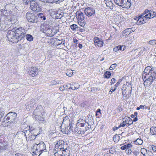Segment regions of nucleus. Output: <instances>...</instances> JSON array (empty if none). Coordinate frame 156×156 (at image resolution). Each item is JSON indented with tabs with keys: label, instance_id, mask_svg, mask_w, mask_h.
Returning a JSON list of instances; mask_svg holds the SVG:
<instances>
[{
	"label": "nucleus",
	"instance_id": "obj_42",
	"mask_svg": "<svg viewBox=\"0 0 156 156\" xmlns=\"http://www.w3.org/2000/svg\"><path fill=\"white\" fill-rule=\"evenodd\" d=\"M147 150L144 148H142L141 149V153L144 156H145V154L147 152Z\"/></svg>",
	"mask_w": 156,
	"mask_h": 156
},
{
	"label": "nucleus",
	"instance_id": "obj_3",
	"mask_svg": "<svg viewBox=\"0 0 156 156\" xmlns=\"http://www.w3.org/2000/svg\"><path fill=\"white\" fill-rule=\"evenodd\" d=\"M14 30H9L7 34V37L8 39L10 41L13 43H17L19 41H20L22 39L19 38L18 35L15 33Z\"/></svg>",
	"mask_w": 156,
	"mask_h": 156
},
{
	"label": "nucleus",
	"instance_id": "obj_25",
	"mask_svg": "<svg viewBox=\"0 0 156 156\" xmlns=\"http://www.w3.org/2000/svg\"><path fill=\"white\" fill-rule=\"evenodd\" d=\"M150 74L151 77L152 81L149 83V85H151L152 84L153 81L156 79V73L154 71L153 72H151V73H150Z\"/></svg>",
	"mask_w": 156,
	"mask_h": 156
},
{
	"label": "nucleus",
	"instance_id": "obj_31",
	"mask_svg": "<svg viewBox=\"0 0 156 156\" xmlns=\"http://www.w3.org/2000/svg\"><path fill=\"white\" fill-rule=\"evenodd\" d=\"M126 84L128 87V93H129L130 95L131 94L132 90V87L131 84L128 82H126Z\"/></svg>",
	"mask_w": 156,
	"mask_h": 156
},
{
	"label": "nucleus",
	"instance_id": "obj_57",
	"mask_svg": "<svg viewBox=\"0 0 156 156\" xmlns=\"http://www.w3.org/2000/svg\"><path fill=\"white\" fill-rule=\"evenodd\" d=\"M126 153L127 154H130L132 152V151L130 149H126Z\"/></svg>",
	"mask_w": 156,
	"mask_h": 156
},
{
	"label": "nucleus",
	"instance_id": "obj_50",
	"mask_svg": "<svg viewBox=\"0 0 156 156\" xmlns=\"http://www.w3.org/2000/svg\"><path fill=\"white\" fill-rule=\"evenodd\" d=\"M156 43V42L155 40H151L149 42V44L151 45L155 44Z\"/></svg>",
	"mask_w": 156,
	"mask_h": 156
},
{
	"label": "nucleus",
	"instance_id": "obj_41",
	"mask_svg": "<svg viewBox=\"0 0 156 156\" xmlns=\"http://www.w3.org/2000/svg\"><path fill=\"white\" fill-rule=\"evenodd\" d=\"M119 136L117 135H115L113 137V140L114 142H117L119 140Z\"/></svg>",
	"mask_w": 156,
	"mask_h": 156
},
{
	"label": "nucleus",
	"instance_id": "obj_15",
	"mask_svg": "<svg viewBox=\"0 0 156 156\" xmlns=\"http://www.w3.org/2000/svg\"><path fill=\"white\" fill-rule=\"evenodd\" d=\"M85 13L79 11L76 12V17L78 20H83L85 18Z\"/></svg>",
	"mask_w": 156,
	"mask_h": 156
},
{
	"label": "nucleus",
	"instance_id": "obj_9",
	"mask_svg": "<svg viewBox=\"0 0 156 156\" xmlns=\"http://www.w3.org/2000/svg\"><path fill=\"white\" fill-rule=\"evenodd\" d=\"M30 8L34 11L38 12L41 10V8L38 5L37 2L34 1L30 2Z\"/></svg>",
	"mask_w": 156,
	"mask_h": 156
},
{
	"label": "nucleus",
	"instance_id": "obj_34",
	"mask_svg": "<svg viewBox=\"0 0 156 156\" xmlns=\"http://www.w3.org/2000/svg\"><path fill=\"white\" fill-rule=\"evenodd\" d=\"M111 76V73L109 71H106L105 72L104 76L105 78L108 79Z\"/></svg>",
	"mask_w": 156,
	"mask_h": 156
},
{
	"label": "nucleus",
	"instance_id": "obj_33",
	"mask_svg": "<svg viewBox=\"0 0 156 156\" xmlns=\"http://www.w3.org/2000/svg\"><path fill=\"white\" fill-rule=\"evenodd\" d=\"M151 81H152L151 77V76L150 75L149 76V77H148L147 79L145 81H144V86L148 85L149 84H147V83H148L147 81H149V83H150L151 82Z\"/></svg>",
	"mask_w": 156,
	"mask_h": 156
},
{
	"label": "nucleus",
	"instance_id": "obj_56",
	"mask_svg": "<svg viewBox=\"0 0 156 156\" xmlns=\"http://www.w3.org/2000/svg\"><path fill=\"white\" fill-rule=\"evenodd\" d=\"M116 89V88L115 87L114 89H113L112 88L110 91L109 92V94H111Z\"/></svg>",
	"mask_w": 156,
	"mask_h": 156
},
{
	"label": "nucleus",
	"instance_id": "obj_59",
	"mask_svg": "<svg viewBox=\"0 0 156 156\" xmlns=\"http://www.w3.org/2000/svg\"><path fill=\"white\" fill-rule=\"evenodd\" d=\"M125 145H126V147L127 149H129L130 147L132 146V144H127Z\"/></svg>",
	"mask_w": 156,
	"mask_h": 156
},
{
	"label": "nucleus",
	"instance_id": "obj_49",
	"mask_svg": "<svg viewBox=\"0 0 156 156\" xmlns=\"http://www.w3.org/2000/svg\"><path fill=\"white\" fill-rule=\"evenodd\" d=\"M78 126L80 127H84L85 126H86V125L85 123L84 122L83 123H80V124H77V125L75 126Z\"/></svg>",
	"mask_w": 156,
	"mask_h": 156
},
{
	"label": "nucleus",
	"instance_id": "obj_46",
	"mask_svg": "<svg viewBox=\"0 0 156 156\" xmlns=\"http://www.w3.org/2000/svg\"><path fill=\"white\" fill-rule=\"evenodd\" d=\"M116 66H117V64L116 63L112 64L109 68V69L110 70L113 69L115 68Z\"/></svg>",
	"mask_w": 156,
	"mask_h": 156
},
{
	"label": "nucleus",
	"instance_id": "obj_37",
	"mask_svg": "<svg viewBox=\"0 0 156 156\" xmlns=\"http://www.w3.org/2000/svg\"><path fill=\"white\" fill-rule=\"evenodd\" d=\"M70 28L73 31H76V28H78V26L75 24H73L70 26Z\"/></svg>",
	"mask_w": 156,
	"mask_h": 156
},
{
	"label": "nucleus",
	"instance_id": "obj_13",
	"mask_svg": "<svg viewBox=\"0 0 156 156\" xmlns=\"http://www.w3.org/2000/svg\"><path fill=\"white\" fill-rule=\"evenodd\" d=\"M90 127H86L85 128V129H83V130H80L79 128L77 127H75L74 128L73 127V131H72L76 134H82L84 133V132L87 131V130L89 129Z\"/></svg>",
	"mask_w": 156,
	"mask_h": 156
},
{
	"label": "nucleus",
	"instance_id": "obj_27",
	"mask_svg": "<svg viewBox=\"0 0 156 156\" xmlns=\"http://www.w3.org/2000/svg\"><path fill=\"white\" fill-rule=\"evenodd\" d=\"M62 155L64 156H70V151L67 148L64 149V151L62 152Z\"/></svg>",
	"mask_w": 156,
	"mask_h": 156
},
{
	"label": "nucleus",
	"instance_id": "obj_54",
	"mask_svg": "<svg viewBox=\"0 0 156 156\" xmlns=\"http://www.w3.org/2000/svg\"><path fill=\"white\" fill-rule=\"evenodd\" d=\"M125 2H126L125 4H126V3L127 4V2L129 3V6H128V7H129V8L131 5V0H125Z\"/></svg>",
	"mask_w": 156,
	"mask_h": 156
},
{
	"label": "nucleus",
	"instance_id": "obj_39",
	"mask_svg": "<svg viewBox=\"0 0 156 156\" xmlns=\"http://www.w3.org/2000/svg\"><path fill=\"white\" fill-rule=\"evenodd\" d=\"M122 49L121 46H120V45H118L115 47L113 49V51H114L116 52L118 51H120V49Z\"/></svg>",
	"mask_w": 156,
	"mask_h": 156
},
{
	"label": "nucleus",
	"instance_id": "obj_7",
	"mask_svg": "<svg viewBox=\"0 0 156 156\" xmlns=\"http://www.w3.org/2000/svg\"><path fill=\"white\" fill-rule=\"evenodd\" d=\"M24 133V135L27 138V140L31 141L34 140L35 139V135L34 134V133H33V130L29 131L28 130H25L23 133Z\"/></svg>",
	"mask_w": 156,
	"mask_h": 156
},
{
	"label": "nucleus",
	"instance_id": "obj_22",
	"mask_svg": "<svg viewBox=\"0 0 156 156\" xmlns=\"http://www.w3.org/2000/svg\"><path fill=\"white\" fill-rule=\"evenodd\" d=\"M6 19L5 20V21H4V23L6 25H10V24H14L15 23L14 21L12 20V19H11L10 16L8 18H6Z\"/></svg>",
	"mask_w": 156,
	"mask_h": 156
},
{
	"label": "nucleus",
	"instance_id": "obj_58",
	"mask_svg": "<svg viewBox=\"0 0 156 156\" xmlns=\"http://www.w3.org/2000/svg\"><path fill=\"white\" fill-rule=\"evenodd\" d=\"M126 125V123H125V122L123 121V122L121 123L119 126V127H123Z\"/></svg>",
	"mask_w": 156,
	"mask_h": 156
},
{
	"label": "nucleus",
	"instance_id": "obj_6",
	"mask_svg": "<svg viewBox=\"0 0 156 156\" xmlns=\"http://www.w3.org/2000/svg\"><path fill=\"white\" fill-rule=\"evenodd\" d=\"M42 31L47 34H48L49 36H52L57 34L58 32V30H55L52 27L43 28L42 29Z\"/></svg>",
	"mask_w": 156,
	"mask_h": 156
},
{
	"label": "nucleus",
	"instance_id": "obj_48",
	"mask_svg": "<svg viewBox=\"0 0 156 156\" xmlns=\"http://www.w3.org/2000/svg\"><path fill=\"white\" fill-rule=\"evenodd\" d=\"M35 101L34 99H32L30 104V107H33L34 105L35 104Z\"/></svg>",
	"mask_w": 156,
	"mask_h": 156
},
{
	"label": "nucleus",
	"instance_id": "obj_17",
	"mask_svg": "<svg viewBox=\"0 0 156 156\" xmlns=\"http://www.w3.org/2000/svg\"><path fill=\"white\" fill-rule=\"evenodd\" d=\"M37 69L36 67L31 68L28 71V73L32 76H34L37 74Z\"/></svg>",
	"mask_w": 156,
	"mask_h": 156
},
{
	"label": "nucleus",
	"instance_id": "obj_35",
	"mask_svg": "<svg viewBox=\"0 0 156 156\" xmlns=\"http://www.w3.org/2000/svg\"><path fill=\"white\" fill-rule=\"evenodd\" d=\"M26 37L27 40L29 41H31L33 40V37L30 34H27L26 35Z\"/></svg>",
	"mask_w": 156,
	"mask_h": 156
},
{
	"label": "nucleus",
	"instance_id": "obj_4",
	"mask_svg": "<svg viewBox=\"0 0 156 156\" xmlns=\"http://www.w3.org/2000/svg\"><path fill=\"white\" fill-rule=\"evenodd\" d=\"M26 19L29 22L34 23H36L38 21L37 16L33 13L28 12L26 14Z\"/></svg>",
	"mask_w": 156,
	"mask_h": 156
},
{
	"label": "nucleus",
	"instance_id": "obj_64",
	"mask_svg": "<svg viewBox=\"0 0 156 156\" xmlns=\"http://www.w3.org/2000/svg\"><path fill=\"white\" fill-rule=\"evenodd\" d=\"M115 79L114 78H112L111 80L110 83H111V85H112L114 83H115Z\"/></svg>",
	"mask_w": 156,
	"mask_h": 156
},
{
	"label": "nucleus",
	"instance_id": "obj_19",
	"mask_svg": "<svg viewBox=\"0 0 156 156\" xmlns=\"http://www.w3.org/2000/svg\"><path fill=\"white\" fill-rule=\"evenodd\" d=\"M71 124H70L69 125V126H67L65 127V128L63 129H62V132L65 134L68 133L69 132H70V130L72 131H73V127L71 126L70 125Z\"/></svg>",
	"mask_w": 156,
	"mask_h": 156
},
{
	"label": "nucleus",
	"instance_id": "obj_12",
	"mask_svg": "<svg viewBox=\"0 0 156 156\" xmlns=\"http://www.w3.org/2000/svg\"><path fill=\"white\" fill-rule=\"evenodd\" d=\"M9 12L7 11H6V9H1V11L0 12V14L1 15V17L0 18V20L4 21L6 18L9 17L10 16L9 15L10 13H8Z\"/></svg>",
	"mask_w": 156,
	"mask_h": 156
},
{
	"label": "nucleus",
	"instance_id": "obj_29",
	"mask_svg": "<svg viewBox=\"0 0 156 156\" xmlns=\"http://www.w3.org/2000/svg\"><path fill=\"white\" fill-rule=\"evenodd\" d=\"M149 12V11L148 9H146L144 12L140 15H142V19H144V21L145 23L147 22V18H146V16L145 15L144 16V15L147 13H148Z\"/></svg>",
	"mask_w": 156,
	"mask_h": 156
},
{
	"label": "nucleus",
	"instance_id": "obj_23",
	"mask_svg": "<svg viewBox=\"0 0 156 156\" xmlns=\"http://www.w3.org/2000/svg\"><path fill=\"white\" fill-rule=\"evenodd\" d=\"M142 15H140L138 17H136V19H138L137 21L136 22V24L138 25H140L141 24L144 23L145 22L144 21V20L142 19Z\"/></svg>",
	"mask_w": 156,
	"mask_h": 156
},
{
	"label": "nucleus",
	"instance_id": "obj_47",
	"mask_svg": "<svg viewBox=\"0 0 156 156\" xmlns=\"http://www.w3.org/2000/svg\"><path fill=\"white\" fill-rule=\"evenodd\" d=\"M73 73V72H70V71L69 70L67 71L66 73V75L67 76L69 77H71L72 76Z\"/></svg>",
	"mask_w": 156,
	"mask_h": 156
},
{
	"label": "nucleus",
	"instance_id": "obj_14",
	"mask_svg": "<svg viewBox=\"0 0 156 156\" xmlns=\"http://www.w3.org/2000/svg\"><path fill=\"white\" fill-rule=\"evenodd\" d=\"M94 44L95 46L98 47H101L103 46L104 42L102 40L96 37L94 39Z\"/></svg>",
	"mask_w": 156,
	"mask_h": 156
},
{
	"label": "nucleus",
	"instance_id": "obj_44",
	"mask_svg": "<svg viewBox=\"0 0 156 156\" xmlns=\"http://www.w3.org/2000/svg\"><path fill=\"white\" fill-rule=\"evenodd\" d=\"M4 111H3L1 109H0V121L1 120V118L3 116L4 114Z\"/></svg>",
	"mask_w": 156,
	"mask_h": 156
},
{
	"label": "nucleus",
	"instance_id": "obj_32",
	"mask_svg": "<svg viewBox=\"0 0 156 156\" xmlns=\"http://www.w3.org/2000/svg\"><path fill=\"white\" fill-rule=\"evenodd\" d=\"M143 143V141L140 138H138L134 142V143L137 145H141Z\"/></svg>",
	"mask_w": 156,
	"mask_h": 156
},
{
	"label": "nucleus",
	"instance_id": "obj_40",
	"mask_svg": "<svg viewBox=\"0 0 156 156\" xmlns=\"http://www.w3.org/2000/svg\"><path fill=\"white\" fill-rule=\"evenodd\" d=\"M153 154L151 151L148 150V151H147L145 156H152Z\"/></svg>",
	"mask_w": 156,
	"mask_h": 156
},
{
	"label": "nucleus",
	"instance_id": "obj_21",
	"mask_svg": "<svg viewBox=\"0 0 156 156\" xmlns=\"http://www.w3.org/2000/svg\"><path fill=\"white\" fill-rule=\"evenodd\" d=\"M153 68H151L150 66L146 67L143 72L145 75H149L151 73V72L153 70Z\"/></svg>",
	"mask_w": 156,
	"mask_h": 156
},
{
	"label": "nucleus",
	"instance_id": "obj_18",
	"mask_svg": "<svg viewBox=\"0 0 156 156\" xmlns=\"http://www.w3.org/2000/svg\"><path fill=\"white\" fill-rule=\"evenodd\" d=\"M64 142L62 140H59L57 142L55 145V148L59 149L60 150L64 149L65 148L62 147L63 144H64Z\"/></svg>",
	"mask_w": 156,
	"mask_h": 156
},
{
	"label": "nucleus",
	"instance_id": "obj_63",
	"mask_svg": "<svg viewBox=\"0 0 156 156\" xmlns=\"http://www.w3.org/2000/svg\"><path fill=\"white\" fill-rule=\"evenodd\" d=\"M59 89L60 90L62 91H63L64 90H66L65 88V86H64L60 87H59Z\"/></svg>",
	"mask_w": 156,
	"mask_h": 156
},
{
	"label": "nucleus",
	"instance_id": "obj_11",
	"mask_svg": "<svg viewBox=\"0 0 156 156\" xmlns=\"http://www.w3.org/2000/svg\"><path fill=\"white\" fill-rule=\"evenodd\" d=\"M84 13L88 17L94 16L95 14V12L94 8L88 7L85 8L84 10Z\"/></svg>",
	"mask_w": 156,
	"mask_h": 156
},
{
	"label": "nucleus",
	"instance_id": "obj_20",
	"mask_svg": "<svg viewBox=\"0 0 156 156\" xmlns=\"http://www.w3.org/2000/svg\"><path fill=\"white\" fill-rule=\"evenodd\" d=\"M13 7H15V8L17 9L16 6L12 4H7L5 6V9H6V11H7L10 13V12H12V10H13Z\"/></svg>",
	"mask_w": 156,
	"mask_h": 156
},
{
	"label": "nucleus",
	"instance_id": "obj_43",
	"mask_svg": "<svg viewBox=\"0 0 156 156\" xmlns=\"http://www.w3.org/2000/svg\"><path fill=\"white\" fill-rule=\"evenodd\" d=\"M83 121H84V122H85L84 123H85V124L86 125V127H87V124H88L87 127H89V126H90V127L91 126L90 125V123L89 120L88 119H85V120H83Z\"/></svg>",
	"mask_w": 156,
	"mask_h": 156
},
{
	"label": "nucleus",
	"instance_id": "obj_10",
	"mask_svg": "<svg viewBox=\"0 0 156 156\" xmlns=\"http://www.w3.org/2000/svg\"><path fill=\"white\" fill-rule=\"evenodd\" d=\"M125 0H114V2L115 4L120 6L122 7L123 8H129L128 7L129 5V3L127 2V4H125Z\"/></svg>",
	"mask_w": 156,
	"mask_h": 156
},
{
	"label": "nucleus",
	"instance_id": "obj_5",
	"mask_svg": "<svg viewBox=\"0 0 156 156\" xmlns=\"http://www.w3.org/2000/svg\"><path fill=\"white\" fill-rule=\"evenodd\" d=\"M12 30H14L17 35H18L20 37V38H21L22 39L24 38L25 37V35L26 34V32L24 29L22 27H19L17 28L15 27V28H14Z\"/></svg>",
	"mask_w": 156,
	"mask_h": 156
},
{
	"label": "nucleus",
	"instance_id": "obj_1",
	"mask_svg": "<svg viewBox=\"0 0 156 156\" xmlns=\"http://www.w3.org/2000/svg\"><path fill=\"white\" fill-rule=\"evenodd\" d=\"M16 114L15 112H10L8 113L2 120V122L6 123L5 126L11 129L14 126L16 118Z\"/></svg>",
	"mask_w": 156,
	"mask_h": 156
},
{
	"label": "nucleus",
	"instance_id": "obj_36",
	"mask_svg": "<svg viewBox=\"0 0 156 156\" xmlns=\"http://www.w3.org/2000/svg\"><path fill=\"white\" fill-rule=\"evenodd\" d=\"M55 150V152L56 151L57 153H58L59 155H62V152L64 151V149L60 150V149H56V148H55L54 149Z\"/></svg>",
	"mask_w": 156,
	"mask_h": 156
},
{
	"label": "nucleus",
	"instance_id": "obj_24",
	"mask_svg": "<svg viewBox=\"0 0 156 156\" xmlns=\"http://www.w3.org/2000/svg\"><path fill=\"white\" fill-rule=\"evenodd\" d=\"M128 87L127 86L126 84H124L123 85V86L121 89V90H122V93L123 95V97H126L127 95H125V94H126V92H125V94H124V93L125 91L126 90H128Z\"/></svg>",
	"mask_w": 156,
	"mask_h": 156
},
{
	"label": "nucleus",
	"instance_id": "obj_55",
	"mask_svg": "<svg viewBox=\"0 0 156 156\" xmlns=\"http://www.w3.org/2000/svg\"><path fill=\"white\" fill-rule=\"evenodd\" d=\"M154 145H149L148 147V148L149 150H152L153 151V149L154 147Z\"/></svg>",
	"mask_w": 156,
	"mask_h": 156
},
{
	"label": "nucleus",
	"instance_id": "obj_51",
	"mask_svg": "<svg viewBox=\"0 0 156 156\" xmlns=\"http://www.w3.org/2000/svg\"><path fill=\"white\" fill-rule=\"evenodd\" d=\"M59 83L58 82L56 81H55V80H54L51 82V85H56L57 84H58Z\"/></svg>",
	"mask_w": 156,
	"mask_h": 156
},
{
	"label": "nucleus",
	"instance_id": "obj_61",
	"mask_svg": "<svg viewBox=\"0 0 156 156\" xmlns=\"http://www.w3.org/2000/svg\"><path fill=\"white\" fill-rule=\"evenodd\" d=\"M79 85H78L77 86L75 87L74 86V87H71V89L72 90H74L75 89H78L79 88Z\"/></svg>",
	"mask_w": 156,
	"mask_h": 156
},
{
	"label": "nucleus",
	"instance_id": "obj_62",
	"mask_svg": "<svg viewBox=\"0 0 156 156\" xmlns=\"http://www.w3.org/2000/svg\"><path fill=\"white\" fill-rule=\"evenodd\" d=\"M139 49L140 50L139 53L140 54L141 53L142 51H143L145 50V48L144 47H141Z\"/></svg>",
	"mask_w": 156,
	"mask_h": 156
},
{
	"label": "nucleus",
	"instance_id": "obj_16",
	"mask_svg": "<svg viewBox=\"0 0 156 156\" xmlns=\"http://www.w3.org/2000/svg\"><path fill=\"white\" fill-rule=\"evenodd\" d=\"M50 41L53 42L54 41L53 44L55 45H59L62 44H64L65 42L64 41H61V40H59L56 38H52L50 39Z\"/></svg>",
	"mask_w": 156,
	"mask_h": 156
},
{
	"label": "nucleus",
	"instance_id": "obj_30",
	"mask_svg": "<svg viewBox=\"0 0 156 156\" xmlns=\"http://www.w3.org/2000/svg\"><path fill=\"white\" fill-rule=\"evenodd\" d=\"M150 133L152 135H155L156 136V126L151 127L150 129Z\"/></svg>",
	"mask_w": 156,
	"mask_h": 156
},
{
	"label": "nucleus",
	"instance_id": "obj_26",
	"mask_svg": "<svg viewBox=\"0 0 156 156\" xmlns=\"http://www.w3.org/2000/svg\"><path fill=\"white\" fill-rule=\"evenodd\" d=\"M33 115H34L35 118H37L39 116H40L41 115V113L38 109H35L33 113Z\"/></svg>",
	"mask_w": 156,
	"mask_h": 156
},
{
	"label": "nucleus",
	"instance_id": "obj_52",
	"mask_svg": "<svg viewBox=\"0 0 156 156\" xmlns=\"http://www.w3.org/2000/svg\"><path fill=\"white\" fill-rule=\"evenodd\" d=\"M122 81V79H119L118 82L116 84H115V87L117 88V87H118L120 83V82H121Z\"/></svg>",
	"mask_w": 156,
	"mask_h": 156
},
{
	"label": "nucleus",
	"instance_id": "obj_45",
	"mask_svg": "<svg viewBox=\"0 0 156 156\" xmlns=\"http://www.w3.org/2000/svg\"><path fill=\"white\" fill-rule=\"evenodd\" d=\"M5 26L4 24L3 23H0V30H4L5 29Z\"/></svg>",
	"mask_w": 156,
	"mask_h": 156
},
{
	"label": "nucleus",
	"instance_id": "obj_38",
	"mask_svg": "<svg viewBox=\"0 0 156 156\" xmlns=\"http://www.w3.org/2000/svg\"><path fill=\"white\" fill-rule=\"evenodd\" d=\"M145 15L146 18H147V19H150L151 18V13L150 12V11H149Z\"/></svg>",
	"mask_w": 156,
	"mask_h": 156
},
{
	"label": "nucleus",
	"instance_id": "obj_60",
	"mask_svg": "<svg viewBox=\"0 0 156 156\" xmlns=\"http://www.w3.org/2000/svg\"><path fill=\"white\" fill-rule=\"evenodd\" d=\"M79 85H78L77 86L75 87L74 86V87H71V89L72 90H74L75 89H78L79 88Z\"/></svg>",
	"mask_w": 156,
	"mask_h": 156
},
{
	"label": "nucleus",
	"instance_id": "obj_53",
	"mask_svg": "<svg viewBox=\"0 0 156 156\" xmlns=\"http://www.w3.org/2000/svg\"><path fill=\"white\" fill-rule=\"evenodd\" d=\"M79 24L82 27H83L85 25V22H78Z\"/></svg>",
	"mask_w": 156,
	"mask_h": 156
},
{
	"label": "nucleus",
	"instance_id": "obj_2",
	"mask_svg": "<svg viewBox=\"0 0 156 156\" xmlns=\"http://www.w3.org/2000/svg\"><path fill=\"white\" fill-rule=\"evenodd\" d=\"M32 150L34 156H39L44 152L47 151L45 144L42 141L38 144H34Z\"/></svg>",
	"mask_w": 156,
	"mask_h": 156
},
{
	"label": "nucleus",
	"instance_id": "obj_28",
	"mask_svg": "<svg viewBox=\"0 0 156 156\" xmlns=\"http://www.w3.org/2000/svg\"><path fill=\"white\" fill-rule=\"evenodd\" d=\"M130 30L131 29H128V28H127L123 31L122 33V36L125 37L127 36L131 33Z\"/></svg>",
	"mask_w": 156,
	"mask_h": 156
},
{
	"label": "nucleus",
	"instance_id": "obj_8",
	"mask_svg": "<svg viewBox=\"0 0 156 156\" xmlns=\"http://www.w3.org/2000/svg\"><path fill=\"white\" fill-rule=\"evenodd\" d=\"M8 150L7 144L4 140H0V154H3L5 153V150Z\"/></svg>",
	"mask_w": 156,
	"mask_h": 156
}]
</instances>
